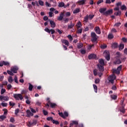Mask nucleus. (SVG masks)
<instances>
[{
  "label": "nucleus",
  "instance_id": "nucleus-48",
  "mask_svg": "<svg viewBox=\"0 0 127 127\" xmlns=\"http://www.w3.org/2000/svg\"><path fill=\"white\" fill-rule=\"evenodd\" d=\"M36 105L37 106H41V102H39V101H37L36 102Z\"/></svg>",
  "mask_w": 127,
  "mask_h": 127
},
{
  "label": "nucleus",
  "instance_id": "nucleus-37",
  "mask_svg": "<svg viewBox=\"0 0 127 127\" xmlns=\"http://www.w3.org/2000/svg\"><path fill=\"white\" fill-rule=\"evenodd\" d=\"M94 16H95L94 15L89 14V15H88V18H89V19H90V20H92V19H93Z\"/></svg>",
  "mask_w": 127,
  "mask_h": 127
},
{
  "label": "nucleus",
  "instance_id": "nucleus-64",
  "mask_svg": "<svg viewBox=\"0 0 127 127\" xmlns=\"http://www.w3.org/2000/svg\"><path fill=\"white\" fill-rule=\"evenodd\" d=\"M77 33L79 34L82 33V29H79L77 30Z\"/></svg>",
  "mask_w": 127,
  "mask_h": 127
},
{
  "label": "nucleus",
  "instance_id": "nucleus-55",
  "mask_svg": "<svg viewBox=\"0 0 127 127\" xmlns=\"http://www.w3.org/2000/svg\"><path fill=\"white\" fill-rule=\"evenodd\" d=\"M120 112L122 113V114H125V113H126V110H125V108L123 107L122 110H120Z\"/></svg>",
  "mask_w": 127,
  "mask_h": 127
},
{
  "label": "nucleus",
  "instance_id": "nucleus-44",
  "mask_svg": "<svg viewBox=\"0 0 127 127\" xmlns=\"http://www.w3.org/2000/svg\"><path fill=\"white\" fill-rule=\"evenodd\" d=\"M100 48L101 49H105V48H107V45H102L100 46Z\"/></svg>",
  "mask_w": 127,
  "mask_h": 127
},
{
  "label": "nucleus",
  "instance_id": "nucleus-54",
  "mask_svg": "<svg viewBox=\"0 0 127 127\" xmlns=\"http://www.w3.org/2000/svg\"><path fill=\"white\" fill-rule=\"evenodd\" d=\"M32 125H34L35 126V125H36V124H37V121H36V120H33V122H32Z\"/></svg>",
  "mask_w": 127,
  "mask_h": 127
},
{
  "label": "nucleus",
  "instance_id": "nucleus-10",
  "mask_svg": "<svg viewBox=\"0 0 127 127\" xmlns=\"http://www.w3.org/2000/svg\"><path fill=\"white\" fill-rule=\"evenodd\" d=\"M105 58L107 60V61H110V59H111L110 56V52L108 51L105 52Z\"/></svg>",
  "mask_w": 127,
  "mask_h": 127
},
{
  "label": "nucleus",
  "instance_id": "nucleus-25",
  "mask_svg": "<svg viewBox=\"0 0 127 127\" xmlns=\"http://www.w3.org/2000/svg\"><path fill=\"white\" fill-rule=\"evenodd\" d=\"M89 19V15H86L84 17V21L85 22H88Z\"/></svg>",
  "mask_w": 127,
  "mask_h": 127
},
{
  "label": "nucleus",
  "instance_id": "nucleus-3",
  "mask_svg": "<svg viewBox=\"0 0 127 127\" xmlns=\"http://www.w3.org/2000/svg\"><path fill=\"white\" fill-rule=\"evenodd\" d=\"M18 70V67H11L10 68V70H7V73L9 75H10L11 76H13L14 74L13 73H17V70Z\"/></svg>",
  "mask_w": 127,
  "mask_h": 127
},
{
  "label": "nucleus",
  "instance_id": "nucleus-6",
  "mask_svg": "<svg viewBox=\"0 0 127 127\" xmlns=\"http://www.w3.org/2000/svg\"><path fill=\"white\" fill-rule=\"evenodd\" d=\"M91 36L92 37L91 41H92V42H96L98 39L96 33L95 32H92L91 33Z\"/></svg>",
  "mask_w": 127,
  "mask_h": 127
},
{
  "label": "nucleus",
  "instance_id": "nucleus-50",
  "mask_svg": "<svg viewBox=\"0 0 127 127\" xmlns=\"http://www.w3.org/2000/svg\"><path fill=\"white\" fill-rule=\"evenodd\" d=\"M10 123H14V122H15V120H14V118L11 117L10 119Z\"/></svg>",
  "mask_w": 127,
  "mask_h": 127
},
{
  "label": "nucleus",
  "instance_id": "nucleus-21",
  "mask_svg": "<svg viewBox=\"0 0 127 127\" xmlns=\"http://www.w3.org/2000/svg\"><path fill=\"white\" fill-rule=\"evenodd\" d=\"M79 12H80V8H76L75 9H74L73 11V14H75L76 13H79Z\"/></svg>",
  "mask_w": 127,
  "mask_h": 127
},
{
  "label": "nucleus",
  "instance_id": "nucleus-8",
  "mask_svg": "<svg viewBox=\"0 0 127 127\" xmlns=\"http://www.w3.org/2000/svg\"><path fill=\"white\" fill-rule=\"evenodd\" d=\"M45 31L48 32V33H51V34H54V33H55V30L54 29H49L48 28H46L45 29Z\"/></svg>",
  "mask_w": 127,
  "mask_h": 127
},
{
  "label": "nucleus",
  "instance_id": "nucleus-23",
  "mask_svg": "<svg viewBox=\"0 0 127 127\" xmlns=\"http://www.w3.org/2000/svg\"><path fill=\"white\" fill-rule=\"evenodd\" d=\"M14 80L13 79V78H12V76H10L8 77V82L9 83H12V82H13Z\"/></svg>",
  "mask_w": 127,
  "mask_h": 127
},
{
  "label": "nucleus",
  "instance_id": "nucleus-20",
  "mask_svg": "<svg viewBox=\"0 0 127 127\" xmlns=\"http://www.w3.org/2000/svg\"><path fill=\"white\" fill-rule=\"evenodd\" d=\"M75 24H73L72 21L70 22V24L68 25V28L69 29H72L74 27Z\"/></svg>",
  "mask_w": 127,
  "mask_h": 127
},
{
  "label": "nucleus",
  "instance_id": "nucleus-13",
  "mask_svg": "<svg viewBox=\"0 0 127 127\" xmlns=\"http://www.w3.org/2000/svg\"><path fill=\"white\" fill-rule=\"evenodd\" d=\"M94 30L97 34H101V29H100V27H95L94 28Z\"/></svg>",
  "mask_w": 127,
  "mask_h": 127
},
{
  "label": "nucleus",
  "instance_id": "nucleus-36",
  "mask_svg": "<svg viewBox=\"0 0 127 127\" xmlns=\"http://www.w3.org/2000/svg\"><path fill=\"white\" fill-rule=\"evenodd\" d=\"M111 98H112L113 100H117L118 96L112 95L111 96Z\"/></svg>",
  "mask_w": 127,
  "mask_h": 127
},
{
  "label": "nucleus",
  "instance_id": "nucleus-41",
  "mask_svg": "<svg viewBox=\"0 0 127 127\" xmlns=\"http://www.w3.org/2000/svg\"><path fill=\"white\" fill-rule=\"evenodd\" d=\"M52 123L53 124H55V125H59V122L56 120H53Z\"/></svg>",
  "mask_w": 127,
  "mask_h": 127
},
{
  "label": "nucleus",
  "instance_id": "nucleus-47",
  "mask_svg": "<svg viewBox=\"0 0 127 127\" xmlns=\"http://www.w3.org/2000/svg\"><path fill=\"white\" fill-rule=\"evenodd\" d=\"M14 80L15 83H16V84H18V81L17 80V77H16V76H15Z\"/></svg>",
  "mask_w": 127,
  "mask_h": 127
},
{
  "label": "nucleus",
  "instance_id": "nucleus-11",
  "mask_svg": "<svg viewBox=\"0 0 127 127\" xmlns=\"http://www.w3.org/2000/svg\"><path fill=\"white\" fill-rule=\"evenodd\" d=\"M0 101L3 100V101H8L9 100V97L8 96H3L0 95Z\"/></svg>",
  "mask_w": 127,
  "mask_h": 127
},
{
  "label": "nucleus",
  "instance_id": "nucleus-58",
  "mask_svg": "<svg viewBox=\"0 0 127 127\" xmlns=\"http://www.w3.org/2000/svg\"><path fill=\"white\" fill-rule=\"evenodd\" d=\"M70 15H71V13H70V12H67L65 13V16L68 17L70 16Z\"/></svg>",
  "mask_w": 127,
  "mask_h": 127
},
{
  "label": "nucleus",
  "instance_id": "nucleus-45",
  "mask_svg": "<svg viewBox=\"0 0 127 127\" xmlns=\"http://www.w3.org/2000/svg\"><path fill=\"white\" fill-rule=\"evenodd\" d=\"M43 113L44 116H47L48 115V112L46 110H43Z\"/></svg>",
  "mask_w": 127,
  "mask_h": 127
},
{
  "label": "nucleus",
  "instance_id": "nucleus-29",
  "mask_svg": "<svg viewBox=\"0 0 127 127\" xmlns=\"http://www.w3.org/2000/svg\"><path fill=\"white\" fill-rule=\"evenodd\" d=\"M76 26L77 27V28H80V27H81L82 26V23L81 22L79 21L77 23Z\"/></svg>",
  "mask_w": 127,
  "mask_h": 127
},
{
  "label": "nucleus",
  "instance_id": "nucleus-51",
  "mask_svg": "<svg viewBox=\"0 0 127 127\" xmlns=\"http://www.w3.org/2000/svg\"><path fill=\"white\" fill-rule=\"evenodd\" d=\"M122 67H123V65H120L118 67L117 70L118 71H119V72H120V71H121L122 70Z\"/></svg>",
  "mask_w": 127,
  "mask_h": 127
},
{
  "label": "nucleus",
  "instance_id": "nucleus-17",
  "mask_svg": "<svg viewBox=\"0 0 127 127\" xmlns=\"http://www.w3.org/2000/svg\"><path fill=\"white\" fill-rule=\"evenodd\" d=\"M114 64H116L117 65H119L120 64H122V61L120 59H117L115 62H114Z\"/></svg>",
  "mask_w": 127,
  "mask_h": 127
},
{
  "label": "nucleus",
  "instance_id": "nucleus-28",
  "mask_svg": "<svg viewBox=\"0 0 127 127\" xmlns=\"http://www.w3.org/2000/svg\"><path fill=\"white\" fill-rule=\"evenodd\" d=\"M112 48H118V43H114L112 45Z\"/></svg>",
  "mask_w": 127,
  "mask_h": 127
},
{
  "label": "nucleus",
  "instance_id": "nucleus-32",
  "mask_svg": "<svg viewBox=\"0 0 127 127\" xmlns=\"http://www.w3.org/2000/svg\"><path fill=\"white\" fill-rule=\"evenodd\" d=\"M125 48V45L124 44H120V47H119V50H123Z\"/></svg>",
  "mask_w": 127,
  "mask_h": 127
},
{
  "label": "nucleus",
  "instance_id": "nucleus-19",
  "mask_svg": "<svg viewBox=\"0 0 127 127\" xmlns=\"http://www.w3.org/2000/svg\"><path fill=\"white\" fill-rule=\"evenodd\" d=\"M50 23L52 28H54V27H55L56 25H55V22H54V21L50 20Z\"/></svg>",
  "mask_w": 127,
  "mask_h": 127
},
{
  "label": "nucleus",
  "instance_id": "nucleus-35",
  "mask_svg": "<svg viewBox=\"0 0 127 127\" xmlns=\"http://www.w3.org/2000/svg\"><path fill=\"white\" fill-rule=\"evenodd\" d=\"M109 39H113L114 38V35L113 34H109L108 35Z\"/></svg>",
  "mask_w": 127,
  "mask_h": 127
},
{
  "label": "nucleus",
  "instance_id": "nucleus-30",
  "mask_svg": "<svg viewBox=\"0 0 127 127\" xmlns=\"http://www.w3.org/2000/svg\"><path fill=\"white\" fill-rule=\"evenodd\" d=\"M121 9H122V10H126L127 6H126V5H123L122 6H121Z\"/></svg>",
  "mask_w": 127,
  "mask_h": 127
},
{
  "label": "nucleus",
  "instance_id": "nucleus-4",
  "mask_svg": "<svg viewBox=\"0 0 127 127\" xmlns=\"http://www.w3.org/2000/svg\"><path fill=\"white\" fill-rule=\"evenodd\" d=\"M116 78L117 77L116 76V75H110L109 76L108 80L109 83H111V84H112V85H113L114 83H115V80H116Z\"/></svg>",
  "mask_w": 127,
  "mask_h": 127
},
{
  "label": "nucleus",
  "instance_id": "nucleus-14",
  "mask_svg": "<svg viewBox=\"0 0 127 127\" xmlns=\"http://www.w3.org/2000/svg\"><path fill=\"white\" fill-rule=\"evenodd\" d=\"M26 113H27L26 117H27L28 118H29L31 116V117L33 116V113H31V112L29 110H27Z\"/></svg>",
  "mask_w": 127,
  "mask_h": 127
},
{
  "label": "nucleus",
  "instance_id": "nucleus-56",
  "mask_svg": "<svg viewBox=\"0 0 127 127\" xmlns=\"http://www.w3.org/2000/svg\"><path fill=\"white\" fill-rule=\"evenodd\" d=\"M122 41H123V42H124L125 43H127V39L126 38H122Z\"/></svg>",
  "mask_w": 127,
  "mask_h": 127
},
{
  "label": "nucleus",
  "instance_id": "nucleus-59",
  "mask_svg": "<svg viewBox=\"0 0 127 127\" xmlns=\"http://www.w3.org/2000/svg\"><path fill=\"white\" fill-rule=\"evenodd\" d=\"M9 106H10L11 107H13V106L15 105V104L14 103H11V102H9Z\"/></svg>",
  "mask_w": 127,
  "mask_h": 127
},
{
  "label": "nucleus",
  "instance_id": "nucleus-31",
  "mask_svg": "<svg viewBox=\"0 0 127 127\" xmlns=\"http://www.w3.org/2000/svg\"><path fill=\"white\" fill-rule=\"evenodd\" d=\"M38 2L39 4H40V5H41V6H43V5H44V2L42 0H39Z\"/></svg>",
  "mask_w": 127,
  "mask_h": 127
},
{
  "label": "nucleus",
  "instance_id": "nucleus-39",
  "mask_svg": "<svg viewBox=\"0 0 127 127\" xmlns=\"http://www.w3.org/2000/svg\"><path fill=\"white\" fill-rule=\"evenodd\" d=\"M114 14L115 15H121V14H122V11H118V12H115V13H114Z\"/></svg>",
  "mask_w": 127,
  "mask_h": 127
},
{
  "label": "nucleus",
  "instance_id": "nucleus-53",
  "mask_svg": "<svg viewBox=\"0 0 127 127\" xmlns=\"http://www.w3.org/2000/svg\"><path fill=\"white\" fill-rule=\"evenodd\" d=\"M19 113V109H17L15 110V115H17Z\"/></svg>",
  "mask_w": 127,
  "mask_h": 127
},
{
  "label": "nucleus",
  "instance_id": "nucleus-18",
  "mask_svg": "<svg viewBox=\"0 0 127 127\" xmlns=\"http://www.w3.org/2000/svg\"><path fill=\"white\" fill-rule=\"evenodd\" d=\"M85 1H86V0H80L77 1V3H79L80 5H83V4H85Z\"/></svg>",
  "mask_w": 127,
  "mask_h": 127
},
{
  "label": "nucleus",
  "instance_id": "nucleus-27",
  "mask_svg": "<svg viewBox=\"0 0 127 127\" xmlns=\"http://www.w3.org/2000/svg\"><path fill=\"white\" fill-rule=\"evenodd\" d=\"M64 2H61L59 3V5H58V6L59 7H64Z\"/></svg>",
  "mask_w": 127,
  "mask_h": 127
},
{
  "label": "nucleus",
  "instance_id": "nucleus-42",
  "mask_svg": "<svg viewBox=\"0 0 127 127\" xmlns=\"http://www.w3.org/2000/svg\"><path fill=\"white\" fill-rule=\"evenodd\" d=\"M121 24H122L121 22H118V23H116L115 25L114 26H116V27H119Z\"/></svg>",
  "mask_w": 127,
  "mask_h": 127
},
{
  "label": "nucleus",
  "instance_id": "nucleus-63",
  "mask_svg": "<svg viewBox=\"0 0 127 127\" xmlns=\"http://www.w3.org/2000/svg\"><path fill=\"white\" fill-rule=\"evenodd\" d=\"M11 87L12 86L9 84L7 85V88L8 90H10V89H11Z\"/></svg>",
  "mask_w": 127,
  "mask_h": 127
},
{
  "label": "nucleus",
  "instance_id": "nucleus-52",
  "mask_svg": "<svg viewBox=\"0 0 127 127\" xmlns=\"http://www.w3.org/2000/svg\"><path fill=\"white\" fill-rule=\"evenodd\" d=\"M80 53H81V54H86V50H81Z\"/></svg>",
  "mask_w": 127,
  "mask_h": 127
},
{
  "label": "nucleus",
  "instance_id": "nucleus-40",
  "mask_svg": "<svg viewBox=\"0 0 127 127\" xmlns=\"http://www.w3.org/2000/svg\"><path fill=\"white\" fill-rule=\"evenodd\" d=\"M6 118V117L4 115H2L0 116V120H2V121H3V120H5Z\"/></svg>",
  "mask_w": 127,
  "mask_h": 127
},
{
  "label": "nucleus",
  "instance_id": "nucleus-9",
  "mask_svg": "<svg viewBox=\"0 0 127 127\" xmlns=\"http://www.w3.org/2000/svg\"><path fill=\"white\" fill-rule=\"evenodd\" d=\"M64 12H62L60 14V16L58 17V20H59L60 21H61L63 19V17L64 16Z\"/></svg>",
  "mask_w": 127,
  "mask_h": 127
},
{
  "label": "nucleus",
  "instance_id": "nucleus-43",
  "mask_svg": "<svg viewBox=\"0 0 127 127\" xmlns=\"http://www.w3.org/2000/svg\"><path fill=\"white\" fill-rule=\"evenodd\" d=\"M100 83V79L96 78L95 80V84H99Z\"/></svg>",
  "mask_w": 127,
  "mask_h": 127
},
{
  "label": "nucleus",
  "instance_id": "nucleus-57",
  "mask_svg": "<svg viewBox=\"0 0 127 127\" xmlns=\"http://www.w3.org/2000/svg\"><path fill=\"white\" fill-rule=\"evenodd\" d=\"M112 89L114 91H116L117 90V86H116V85H113L112 87Z\"/></svg>",
  "mask_w": 127,
  "mask_h": 127
},
{
  "label": "nucleus",
  "instance_id": "nucleus-46",
  "mask_svg": "<svg viewBox=\"0 0 127 127\" xmlns=\"http://www.w3.org/2000/svg\"><path fill=\"white\" fill-rule=\"evenodd\" d=\"M68 38L69 39L70 41H72L73 40V38L72 37V36L70 35H68L67 36Z\"/></svg>",
  "mask_w": 127,
  "mask_h": 127
},
{
  "label": "nucleus",
  "instance_id": "nucleus-61",
  "mask_svg": "<svg viewBox=\"0 0 127 127\" xmlns=\"http://www.w3.org/2000/svg\"><path fill=\"white\" fill-rule=\"evenodd\" d=\"M47 120H48V121H52V122H53V118H52V117H48L47 118Z\"/></svg>",
  "mask_w": 127,
  "mask_h": 127
},
{
  "label": "nucleus",
  "instance_id": "nucleus-49",
  "mask_svg": "<svg viewBox=\"0 0 127 127\" xmlns=\"http://www.w3.org/2000/svg\"><path fill=\"white\" fill-rule=\"evenodd\" d=\"M4 93H5V89L2 88L1 89V95H2L3 94H4Z\"/></svg>",
  "mask_w": 127,
  "mask_h": 127
},
{
  "label": "nucleus",
  "instance_id": "nucleus-16",
  "mask_svg": "<svg viewBox=\"0 0 127 127\" xmlns=\"http://www.w3.org/2000/svg\"><path fill=\"white\" fill-rule=\"evenodd\" d=\"M62 42L66 46H69V42L67 40H62Z\"/></svg>",
  "mask_w": 127,
  "mask_h": 127
},
{
  "label": "nucleus",
  "instance_id": "nucleus-7",
  "mask_svg": "<svg viewBox=\"0 0 127 127\" xmlns=\"http://www.w3.org/2000/svg\"><path fill=\"white\" fill-rule=\"evenodd\" d=\"M14 98L16 99V100H23V97L22 96V95L20 94H14L13 95Z\"/></svg>",
  "mask_w": 127,
  "mask_h": 127
},
{
  "label": "nucleus",
  "instance_id": "nucleus-34",
  "mask_svg": "<svg viewBox=\"0 0 127 127\" xmlns=\"http://www.w3.org/2000/svg\"><path fill=\"white\" fill-rule=\"evenodd\" d=\"M93 74L95 76H97V75H98V69H95L93 70Z\"/></svg>",
  "mask_w": 127,
  "mask_h": 127
},
{
  "label": "nucleus",
  "instance_id": "nucleus-38",
  "mask_svg": "<svg viewBox=\"0 0 127 127\" xmlns=\"http://www.w3.org/2000/svg\"><path fill=\"white\" fill-rule=\"evenodd\" d=\"M88 27H89V28H91V29H93V28H94V25H93V24L89 23L88 24Z\"/></svg>",
  "mask_w": 127,
  "mask_h": 127
},
{
  "label": "nucleus",
  "instance_id": "nucleus-5",
  "mask_svg": "<svg viewBox=\"0 0 127 127\" xmlns=\"http://www.w3.org/2000/svg\"><path fill=\"white\" fill-rule=\"evenodd\" d=\"M59 115L60 117H61V118H63V119H65L67 118V117H68V116H69V114L68 112H67V111H64V114L62 112H59Z\"/></svg>",
  "mask_w": 127,
  "mask_h": 127
},
{
  "label": "nucleus",
  "instance_id": "nucleus-62",
  "mask_svg": "<svg viewBox=\"0 0 127 127\" xmlns=\"http://www.w3.org/2000/svg\"><path fill=\"white\" fill-rule=\"evenodd\" d=\"M28 8H29V9H31L32 8V5H31V4H28Z\"/></svg>",
  "mask_w": 127,
  "mask_h": 127
},
{
  "label": "nucleus",
  "instance_id": "nucleus-26",
  "mask_svg": "<svg viewBox=\"0 0 127 127\" xmlns=\"http://www.w3.org/2000/svg\"><path fill=\"white\" fill-rule=\"evenodd\" d=\"M32 89H33V85H32V84H31L30 83H29V91H32Z\"/></svg>",
  "mask_w": 127,
  "mask_h": 127
},
{
  "label": "nucleus",
  "instance_id": "nucleus-22",
  "mask_svg": "<svg viewBox=\"0 0 127 127\" xmlns=\"http://www.w3.org/2000/svg\"><path fill=\"white\" fill-rule=\"evenodd\" d=\"M83 43H77V48L78 49H81V48H82V47H83Z\"/></svg>",
  "mask_w": 127,
  "mask_h": 127
},
{
  "label": "nucleus",
  "instance_id": "nucleus-33",
  "mask_svg": "<svg viewBox=\"0 0 127 127\" xmlns=\"http://www.w3.org/2000/svg\"><path fill=\"white\" fill-rule=\"evenodd\" d=\"M3 64L4 66H9V63L3 61Z\"/></svg>",
  "mask_w": 127,
  "mask_h": 127
},
{
  "label": "nucleus",
  "instance_id": "nucleus-24",
  "mask_svg": "<svg viewBox=\"0 0 127 127\" xmlns=\"http://www.w3.org/2000/svg\"><path fill=\"white\" fill-rule=\"evenodd\" d=\"M93 87L94 88V92L95 93H98V87L95 84L93 85Z\"/></svg>",
  "mask_w": 127,
  "mask_h": 127
},
{
  "label": "nucleus",
  "instance_id": "nucleus-15",
  "mask_svg": "<svg viewBox=\"0 0 127 127\" xmlns=\"http://www.w3.org/2000/svg\"><path fill=\"white\" fill-rule=\"evenodd\" d=\"M48 103L49 104V105H50L51 106V108H52V109L55 108V107H56L57 106V105L56 104V103H51L50 102V101H49L48 102Z\"/></svg>",
  "mask_w": 127,
  "mask_h": 127
},
{
  "label": "nucleus",
  "instance_id": "nucleus-2",
  "mask_svg": "<svg viewBox=\"0 0 127 127\" xmlns=\"http://www.w3.org/2000/svg\"><path fill=\"white\" fill-rule=\"evenodd\" d=\"M99 64H97V67L98 68L100 72H104V66H105V61L103 59H100L99 61Z\"/></svg>",
  "mask_w": 127,
  "mask_h": 127
},
{
  "label": "nucleus",
  "instance_id": "nucleus-12",
  "mask_svg": "<svg viewBox=\"0 0 127 127\" xmlns=\"http://www.w3.org/2000/svg\"><path fill=\"white\" fill-rule=\"evenodd\" d=\"M97 58V56L95 54H91L88 56V59L91 60V59H95Z\"/></svg>",
  "mask_w": 127,
  "mask_h": 127
},
{
  "label": "nucleus",
  "instance_id": "nucleus-60",
  "mask_svg": "<svg viewBox=\"0 0 127 127\" xmlns=\"http://www.w3.org/2000/svg\"><path fill=\"white\" fill-rule=\"evenodd\" d=\"M114 73H116V74H120V71L118 70V69H115L113 71Z\"/></svg>",
  "mask_w": 127,
  "mask_h": 127
},
{
  "label": "nucleus",
  "instance_id": "nucleus-1",
  "mask_svg": "<svg viewBox=\"0 0 127 127\" xmlns=\"http://www.w3.org/2000/svg\"><path fill=\"white\" fill-rule=\"evenodd\" d=\"M106 10H107L106 8H101L99 9V12L100 13H103V14L104 15H106V16H108V15H109V14H112V13H113V9H110V10H108L107 11H106ZM106 11V12H105Z\"/></svg>",
  "mask_w": 127,
  "mask_h": 127
}]
</instances>
